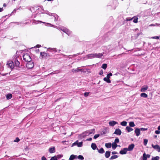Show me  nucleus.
Returning <instances> with one entry per match:
<instances>
[{"instance_id": "nucleus-1", "label": "nucleus", "mask_w": 160, "mask_h": 160, "mask_svg": "<svg viewBox=\"0 0 160 160\" xmlns=\"http://www.w3.org/2000/svg\"><path fill=\"white\" fill-rule=\"evenodd\" d=\"M23 59L26 62H28L31 61V58L30 55L27 53L24 54L23 56Z\"/></svg>"}, {"instance_id": "nucleus-2", "label": "nucleus", "mask_w": 160, "mask_h": 160, "mask_svg": "<svg viewBox=\"0 0 160 160\" xmlns=\"http://www.w3.org/2000/svg\"><path fill=\"white\" fill-rule=\"evenodd\" d=\"M82 145L83 142H78V141L77 140L74 143L72 144V147H73L74 146L77 145L78 147H81L82 146Z\"/></svg>"}, {"instance_id": "nucleus-3", "label": "nucleus", "mask_w": 160, "mask_h": 160, "mask_svg": "<svg viewBox=\"0 0 160 160\" xmlns=\"http://www.w3.org/2000/svg\"><path fill=\"white\" fill-rule=\"evenodd\" d=\"M95 58L94 53H91L86 55L84 57V60H87V59H90L93 58Z\"/></svg>"}, {"instance_id": "nucleus-4", "label": "nucleus", "mask_w": 160, "mask_h": 160, "mask_svg": "<svg viewBox=\"0 0 160 160\" xmlns=\"http://www.w3.org/2000/svg\"><path fill=\"white\" fill-rule=\"evenodd\" d=\"M26 66L28 68L30 69L32 68L33 67L34 64L33 62L31 61L28 62Z\"/></svg>"}, {"instance_id": "nucleus-5", "label": "nucleus", "mask_w": 160, "mask_h": 160, "mask_svg": "<svg viewBox=\"0 0 160 160\" xmlns=\"http://www.w3.org/2000/svg\"><path fill=\"white\" fill-rule=\"evenodd\" d=\"M60 29L63 31L64 32H65L68 35H70L71 33V32L68 29L64 28H60Z\"/></svg>"}, {"instance_id": "nucleus-6", "label": "nucleus", "mask_w": 160, "mask_h": 160, "mask_svg": "<svg viewBox=\"0 0 160 160\" xmlns=\"http://www.w3.org/2000/svg\"><path fill=\"white\" fill-rule=\"evenodd\" d=\"M7 65L8 66V67L11 69L13 68L14 67V64L12 61H8L7 62Z\"/></svg>"}, {"instance_id": "nucleus-7", "label": "nucleus", "mask_w": 160, "mask_h": 160, "mask_svg": "<svg viewBox=\"0 0 160 160\" xmlns=\"http://www.w3.org/2000/svg\"><path fill=\"white\" fill-rule=\"evenodd\" d=\"M95 133V130L94 129L86 131L85 132V134L86 136H88L92 134H93Z\"/></svg>"}, {"instance_id": "nucleus-8", "label": "nucleus", "mask_w": 160, "mask_h": 160, "mask_svg": "<svg viewBox=\"0 0 160 160\" xmlns=\"http://www.w3.org/2000/svg\"><path fill=\"white\" fill-rule=\"evenodd\" d=\"M152 146L158 152H160V147L158 145H154L153 144H152Z\"/></svg>"}, {"instance_id": "nucleus-9", "label": "nucleus", "mask_w": 160, "mask_h": 160, "mask_svg": "<svg viewBox=\"0 0 160 160\" xmlns=\"http://www.w3.org/2000/svg\"><path fill=\"white\" fill-rule=\"evenodd\" d=\"M104 53H94L95 58H101L103 56Z\"/></svg>"}, {"instance_id": "nucleus-10", "label": "nucleus", "mask_w": 160, "mask_h": 160, "mask_svg": "<svg viewBox=\"0 0 160 160\" xmlns=\"http://www.w3.org/2000/svg\"><path fill=\"white\" fill-rule=\"evenodd\" d=\"M128 151V150L127 149V148H124L121 150L120 151L119 153L121 154H125L127 153Z\"/></svg>"}, {"instance_id": "nucleus-11", "label": "nucleus", "mask_w": 160, "mask_h": 160, "mask_svg": "<svg viewBox=\"0 0 160 160\" xmlns=\"http://www.w3.org/2000/svg\"><path fill=\"white\" fill-rule=\"evenodd\" d=\"M121 133L122 132L121 130L119 128H118L115 130V131L114 132V134L118 135H121Z\"/></svg>"}, {"instance_id": "nucleus-12", "label": "nucleus", "mask_w": 160, "mask_h": 160, "mask_svg": "<svg viewBox=\"0 0 160 160\" xmlns=\"http://www.w3.org/2000/svg\"><path fill=\"white\" fill-rule=\"evenodd\" d=\"M40 57L42 58L47 57H49V56H47V54L44 52H41Z\"/></svg>"}, {"instance_id": "nucleus-13", "label": "nucleus", "mask_w": 160, "mask_h": 160, "mask_svg": "<svg viewBox=\"0 0 160 160\" xmlns=\"http://www.w3.org/2000/svg\"><path fill=\"white\" fill-rule=\"evenodd\" d=\"M134 145L133 144H132L128 146V148L127 149L128 151H132L134 147Z\"/></svg>"}, {"instance_id": "nucleus-14", "label": "nucleus", "mask_w": 160, "mask_h": 160, "mask_svg": "<svg viewBox=\"0 0 160 160\" xmlns=\"http://www.w3.org/2000/svg\"><path fill=\"white\" fill-rule=\"evenodd\" d=\"M148 87L147 85L143 86L140 90L141 92H145L147 90Z\"/></svg>"}, {"instance_id": "nucleus-15", "label": "nucleus", "mask_w": 160, "mask_h": 160, "mask_svg": "<svg viewBox=\"0 0 160 160\" xmlns=\"http://www.w3.org/2000/svg\"><path fill=\"white\" fill-rule=\"evenodd\" d=\"M118 123V122L114 121H110L109 122V126H113L117 124Z\"/></svg>"}, {"instance_id": "nucleus-16", "label": "nucleus", "mask_w": 160, "mask_h": 160, "mask_svg": "<svg viewBox=\"0 0 160 160\" xmlns=\"http://www.w3.org/2000/svg\"><path fill=\"white\" fill-rule=\"evenodd\" d=\"M135 133L137 136H138L140 134V130L138 128H136L135 130Z\"/></svg>"}, {"instance_id": "nucleus-17", "label": "nucleus", "mask_w": 160, "mask_h": 160, "mask_svg": "<svg viewBox=\"0 0 160 160\" xmlns=\"http://www.w3.org/2000/svg\"><path fill=\"white\" fill-rule=\"evenodd\" d=\"M55 147H52L49 148V152L51 153H53L55 152Z\"/></svg>"}, {"instance_id": "nucleus-18", "label": "nucleus", "mask_w": 160, "mask_h": 160, "mask_svg": "<svg viewBox=\"0 0 160 160\" xmlns=\"http://www.w3.org/2000/svg\"><path fill=\"white\" fill-rule=\"evenodd\" d=\"M110 151H108L106 152L105 156L106 158H108L110 157Z\"/></svg>"}, {"instance_id": "nucleus-19", "label": "nucleus", "mask_w": 160, "mask_h": 160, "mask_svg": "<svg viewBox=\"0 0 160 160\" xmlns=\"http://www.w3.org/2000/svg\"><path fill=\"white\" fill-rule=\"evenodd\" d=\"M105 146L107 148H111L112 146V144L110 142L106 143Z\"/></svg>"}, {"instance_id": "nucleus-20", "label": "nucleus", "mask_w": 160, "mask_h": 160, "mask_svg": "<svg viewBox=\"0 0 160 160\" xmlns=\"http://www.w3.org/2000/svg\"><path fill=\"white\" fill-rule=\"evenodd\" d=\"M97 150H98V152L102 154L104 152V150L102 148H101L100 149L97 148Z\"/></svg>"}, {"instance_id": "nucleus-21", "label": "nucleus", "mask_w": 160, "mask_h": 160, "mask_svg": "<svg viewBox=\"0 0 160 160\" xmlns=\"http://www.w3.org/2000/svg\"><path fill=\"white\" fill-rule=\"evenodd\" d=\"M91 147L93 150H95L96 149L97 147L95 143H92L91 145Z\"/></svg>"}, {"instance_id": "nucleus-22", "label": "nucleus", "mask_w": 160, "mask_h": 160, "mask_svg": "<svg viewBox=\"0 0 160 160\" xmlns=\"http://www.w3.org/2000/svg\"><path fill=\"white\" fill-rule=\"evenodd\" d=\"M126 129L128 132H130L133 130V129L129 126H127Z\"/></svg>"}, {"instance_id": "nucleus-23", "label": "nucleus", "mask_w": 160, "mask_h": 160, "mask_svg": "<svg viewBox=\"0 0 160 160\" xmlns=\"http://www.w3.org/2000/svg\"><path fill=\"white\" fill-rule=\"evenodd\" d=\"M103 80L108 83H110L111 82V80L109 78H108L107 77L104 78L103 79Z\"/></svg>"}, {"instance_id": "nucleus-24", "label": "nucleus", "mask_w": 160, "mask_h": 160, "mask_svg": "<svg viewBox=\"0 0 160 160\" xmlns=\"http://www.w3.org/2000/svg\"><path fill=\"white\" fill-rule=\"evenodd\" d=\"M76 155L72 154L70 156L69 160H73L76 158Z\"/></svg>"}, {"instance_id": "nucleus-25", "label": "nucleus", "mask_w": 160, "mask_h": 160, "mask_svg": "<svg viewBox=\"0 0 160 160\" xmlns=\"http://www.w3.org/2000/svg\"><path fill=\"white\" fill-rule=\"evenodd\" d=\"M140 96L142 97L147 98L148 97V95L145 93H142L141 94Z\"/></svg>"}, {"instance_id": "nucleus-26", "label": "nucleus", "mask_w": 160, "mask_h": 160, "mask_svg": "<svg viewBox=\"0 0 160 160\" xmlns=\"http://www.w3.org/2000/svg\"><path fill=\"white\" fill-rule=\"evenodd\" d=\"M6 98L7 99H11L12 97V94L10 93H9L8 94H7L6 96Z\"/></svg>"}, {"instance_id": "nucleus-27", "label": "nucleus", "mask_w": 160, "mask_h": 160, "mask_svg": "<svg viewBox=\"0 0 160 160\" xmlns=\"http://www.w3.org/2000/svg\"><path fill=\"white\" fill-rule=\"evenodd\" d=\"M81 71V69H78V68H77V69H73L72 70V71L73 72H76L78 71Z\"/></svg>"}, {"instance_id": "nucleus-28", "label": "nucleus", "mask_w": 160, "mask_h": 160, "mask_svg": "<svg viewBox=\"0 0 160 160\" xmlns=\"http://www.w3.org/2000/svg\"><path fill=\"white\" fill-rule=\"evenodd\" d=\"M127 122L126 121H123L121 122L120 124L121 125L123 126H125L127 125Z\"/></svg>"}, {"instance_id": "nucleus-29", "label": "nucleus", "mask_w": 160, "mask_h": 160, "mask_svg": "<svg viewBox=\"0 0 160 160\" xmlns=\"http://www.w3.org/2000/svg\"><path fill=\"white\" fill-rule=\"evenodd\" d=\"M129 125L130 127H134L135 126V124L133 122H129Z\"/></svg>"}, {"instance_id": "nucleus-30", "label": "nucleus", "mask_w": 160, "mask_h": 160, "mask_svg": "<svg viewBox=\"0 0 160 160\" xmlns=\"http://www.w3.org/2000/svg\"><path fill=\"white\" fill-rule=\"evenodd\" d=\"M112 148L113 149H115L116 147L118 146L117 145V144L115 143H112Z\"/></svg>"}, {"instance_id": "nucleus-31", "label": "nucleus", "mask_w": 160, "mask_h": 160, "mask_svg": "<svg viewBox=\"0 0 160 160\" xmlns=\"http://www.w3.org/2000/svg\"><path fill=\"white\" fill-rule=\"evenodd\" d=\"M118 158V156L117 155H115L112 156L110 158V160H113Z\"/></svg>"}, {"instance_id": "nucleus-32", "label": "nucleus", "mask_w": 160, "mask_h": 160, "mask_svg": "<svg viewBox=\"0 0 160 160\" xmlns=\"http://www.w3.org/2000/svg\"><path fill=\"white\" fill-rule=\"evenodd\" d=\"M15 64L16 66H18L19 65L20 63L17 60H15Z\"/></svg>"}, {"instance_id": "nucleus-33", "label": "nucleus", "mask_w": 160, "mask_h": 160, "mask_svg": "<svg viewBox=\"0 0 160 160\" xmlns=\"http://www.w3.org/2000/svg\"><path fill=\"white\" fill-rule=\"evenodd\" d=\"M146 154L145 153L143 154L142 156V160H147V157L146 156Z\"/></svg>"}, {"instance_id": "nucleus-34", "label": "nucleus", "mask_w": 160, "mask_h": 160, "mask_svg": "<svg viewBox=\"0 0 160 160\" xmlns=\"http://www.w3.org/2000/svg\"><path fill=\"white\" fill-rule=\"evenodd\" d=\"M107 65L106 64H103L102 66V68L104 69H105L107 67Z\"/></svg>"}, {"instance_id": "nucleus-35", "label": "nucleus", "mask_w": 160, "mask_h": 160, "mask_svg": "<svg viewBox=\"0 0 160 160\" xmlns=\"http://www.w3.org/2000/svg\"><path fill=\"white\" fill-rule=\"evenodd\" d=\"M78 158L80 160H82L84 159V158L83 156L81 155H79L78 156Z\"/></svg>"}, {"instance_id": "nucleus-36", "label": "nucleus", "mask_w": 160, "mask_h": 160, "mask_svg": "<svg viewBox=\"0 0 160 160\" xmlns=\"http://www.w3.org/2000/svg\"><path fill=\"white\" fill-rule=\"evenodd\" d=\"M159 157L158 156H156L155 157H153L152 158V160H158Z\"/></svg>"}, {"instance_id": "nucleus-37", "label": "nucleus", "mask_w": 160, "mask_h": 160, "mask_svg": "<svg viewBox=\"0 0 160 160\" xmlns=\"http://www.w3.org/2000/svg\"><path fill=\"white\" fill-rule=\"evenodd\" d=\"M63 155H62V154H59V155H58L56 157H57V159H59V158H62L63 157Z\"/></svg>"}, {"instance_id": "nucleus-38", "label": "nucleus", "mask_w": 160, "mask_h": 160, "mask_svg": "<svg viewBox=\"0 0 160 160\" xmlns=\"http://www.w3.org/2000/svg\"><path fill=\"white\" fill-rule=\"evenodd\" d=\"M138 18L137 17H135L134 18L133 22L136 23L138 22Z\"/></svg>"}, {"instance_id": "nucleus-39", "label": "nucleus", "mask_w": 160, "mask_h": 160, "mask_svg": "<svg viewBox=\"0 0 160 160\" xmlns=\"http://www.w3.org/2000/svg\"><path fill=\"white\" fill-rule=\"evenodd\" d=\"M148 142V139H144V144L145 146H146L147 145Z\"/></svg>"}, {"instance_id": "nucleus-40", "label": "nucleus", "mask_w": 160, "mask_h": 160, "mask_svg": "<svg viewBox=\"0 0 160 160\" xmlns=\"http://www.w3.org/2000/svg\"><path fill=\"white\" fill-rule=\"evenodd\" d=\"M119 139L118 138H116L114 141V143H118L119 142Z\"/></svg>"}, {"instance_id": "nucleus-41", "label": "nucleus", "mask_w": 160, "mask_h": 160, "mask_svg": "<svg viewBox=\"0 0 160 160\" xmlns=\"http://www.w3.org/2000/svg\"><path fill=\"white\" fill-rule=\"evenodd\" d=\"M50 160H57L56 156L52 157Z\"/></svg>"}, {"instance_id": "nucleus-42", "label": "nucleus", "mask_w": 160, "mask_h": 160, "mask_svg": "<svg viewBox=\"0 0 160 160\" xmlns=\"http://www.w3.org/2000/svg\"><path fill=\"white\" fill-rule=\"evenodd\" d=\"M112 74L110 72L107 75V77L109 79L110 77L112 76Z\"/></svg>"}, {"instance_id": "nucleus-43", "label": "nucleus", "mask_w": 160, "mask_h": 160, "mask_svg": "<svg viewBox=\"0 0 160 160\" xmlns=\"http://www.w3.org/2000/svg\"><path fill=\"white\" fill-rule=\"evenodd\" d=\"M140 131H145L147 130V128H139Z\"/></svg>"}, {"instance_id": "nucleus-44", "label": "nucleus", "mask_w": 160, "mask_h": 160, "mask_svg": "<svg viewBox=\"0 0 160 160\" xmlns=\"http://www.w3.org/2000/svg\"><path fill=\"white\" fill-rule=\"evenodd\" d=\"M99 136V135L98 134H95L94 136V139H96L98 138Z\"/></svg>"}, {"instance_id": "nucleus-45", "label": "nucleus", "mask_w": 160, "mask_h": 160, "mask_svg": "<svg viewBox=\"0 0 160 160\" xmlns=\"http://www.w3.org/2000/svg\"><path fill=\"white\" fill-rule=\"evenodd\" d=\"M20 141V139L18 138H17L15 140H14V141L16 142H18Z\"/></svg>"}, {"instance_id": "nucleus-46", "label": "nucleus", "mask_w": 160, "mask_h": 160, "mask_svg": "<svg viewBox=\"0 0 160 160\" xmlns=\"http://www.w3.org/2000/svg\"><path fill=\"white\" fill-rule=\"evenodd\" d=\"M89 93V92H85L84 94V96L85 97H87L88 96Z\"/></svg>"}, {"instance_id": "nucleus-47", "label": "nucleus", "mask_w": 160, "mask_h": 160, "mask_svg": "<svg viewBox=\"0 0 160 160\" xmlns=\"http://www.w3.org/2000/svg\"><path fill=\"white\" fill-rule=\"evenodd\" d=\"M155 133L157 134H158L160 133V131L159 130H156L155 131Z\"/></svg>"}, {"instance_id": "nucleus-48", "label": "nucleus", "mask_w": 160, "mask_h": 160, "mask_svg": "<svg viewBox=\"0 0 160 160\" xmlns=\"http://www.w3.org/2000/svg\"><path fill=\"white\" fill-rule=\"evenodd\" d=\"M52 50L56 52H57L56 49L55 48H50Z\"/></svg>"}, {"instance_id": "nucleus-49", "label": "nucleus", "mask_w": 160, "mask_h": 160, "mask_svg": "<svg viewBox=\"0 0 160 160\" xmlns=\"http://www.w3.org/2000/svg\"><path fill=\"white\" fill-rule=\"evenodd\" d=\"M112 154L115 155L117 154L118 153V152L116 151H113L112 152Z\"/></svg>"}, {"instance_id": "nucleus-50", "label": "nucleus", "mask_w": 160, "mask_h": 160, "mask_svg": "<svg viewBox=\"0 0 160 160\" xmlns=\"http://www.w3.org/2000/svg\"><path fill=\"white\" fill-rule=\"evenodd\" d=\"M152 38H153V39H159V37L158 36H155V37H152Z\"/></svg>"}, {"instance_id": "nucleus-51", "label": "nucleus", "mask_w": 160, "mask_h": 160, "mask_svg": "<svg viewBox=\"0 0 160 160\" xmlns=\"http://www.w3.org/2000/svg\"><path fill=\"white\" fill-rule=\"evenodd\" d=\"M42 160H47V159L44 156H43L42 158Z\"/></svg>"}, {"instance_id": "nucleus-52", "label": "nucleus", "mask_w": 160, "mask_h": 160, "mask_svg": "<svg viewBox=\"0 0 160 160\" xmlns=\"http://www.w3.org/2000/svg\"><path fill=\"white\" fill-rule=\"evenodd\" d=\"M103 71L101 70L99 72L100 75H102L103 73Z\"/></svg>"}, {"instance_id": "nucleus-53", "label": "nucleus", "mask_w": 160, "mask_h": 160, "mask_svg": "<svg viewBox=\"0 0 160 160\" xmlns=\"http://www.w3.org/2000/svg\"><path fill=\"white\" fill-rule=\"evenodd\" d=\"M92 140V138H88L86 139V141H91Z\"/></svg>"}, {"instance_id": "nucleus-54", "label": "nucleus", "mask_w": 160, "mask_h": 160, "mask_svg": "<svg viewBox=\"0 0 160 160\" xmlns=\"http://www.w3.org/2000/svg\"><path fill=\"white\" fill-rule=\"evenodd\" d=\"M132 18H130V19H129V18H127L126 19V20L127 21H131V20H132Z\"/></svg>"}, {"instance_id": "nucleus-55", "label": "nucleus", "mask_w": 160, "mask_h": 160, "mask_svg": "<svg viewBox=\"0 0 160 160\" xmlns=\"http://www.w3.org/2000/svg\"><path fill=\"white\" fill-rule=\"evenodd\" d=\"M147 157V158H149L150 157V155H149V154H146V156Z\"/></svg>"}, {"instance_id": "nucleus-56", "label": "nucleus", "mask_w": 160, "mask_h": 160, "mask_svg": "<svg viewBox=\"0 0 160 160\" xmlns=\"http://www.w3.org/2000/svg\"><path fill=\"white\" fill-rule=\"evenodd\" d=\"M3 11V9L2 8H0V12H1Z\"/></svg>"}, {"instance_id": "nucleus-57", "label": "nucleus", "mask_w": 160, "mask_h": 160, "mask_svg": "<svg viewBox=\"0 0 160 160\" xmlns=\"http://www.w3.org/2000/svg\"><path fill=\"white\" fill-rule=\"evenodd\" d=\"M155 26V25L153 24H151L149 25L150 26Z\"/></svg>"}, {"instance_id": "nucleus-58", "label": "nucleus", "mask_w": 160, "mask_h": 160, "mask_svg": "<svg viewBox=\"0 0 160 160\" xmlns=\"http://www.w3.org/2000/svg\"><path fill=\"white\" fill-rule=\"evenodd\" d=\"M3 6L4 7H6V5L5 3H4V4H3Z\"/></svg>"}, {"instance_id": "nucleus-59", "label": "nucleus", "mask_w": 160, "mask_h": 160, "mask_svg": "<svg viewBox=\"0 0 160 160\" xmlns=\"http://www.w3.org/2000/svg\"><path fill=\"white\" fill-rule=\"evenodd\" d=\"M158 130H160V125L158 127Z\"/></svg>"}, {"instance_id": "nucleus-60", "label": "nucleus", "mask_w": 160, "mask_h": 160, "mask_svg": "<svg viewBox=\"0 0 160 160\" xmlns=\"http://www.w3.org/2000/svg\"><path fill=\"white\" fill-rule=\"evenodd\" d=\"M40 46V45H38L36 46V47L38 48H39Z\"/></svg>"}, {"instance_id": "nucleus-61", "label": "nucleus", "mask_w": 160, "mask_h": 160, "mask_svg": "<svg viewBox=\"0 0 160 160\" xmlns=\"http://www.w3.org/2000/svg\"><path fill=\"white\" fill-rule=\"evenodd\" d=\"M65 142V141H62V143H64V142Z\"/></svg>"}, {"instance_id": "nucleus-62", "label": "nucleus", "mask_w": 160, "mask_h": 160, "mask_svg": "<svg viewBox=\"0 0 160 160\" xmlns=\"http://www.w3.org/2000/svg\"><path fill=\"white\" fill-rule=\"evenodd\" d=\"M156 24L157 25H159V24Z\"/></svg>"}, {"instance_id": "nucleus-63", "label": "nucleus", "mask_w": 160, "mask_h": 160, "mask_svg": "<svg viewBox=\"0 0 160 160\" xmlns=\"http://www.w3.org/2000/svg\"><path fill=\"white\" fill-rule=\"evenodd\" d=\"M157 137V136H155V138H156Z\"/></svg>"}, {"instance_id": "nucleus-64", "label": "nucleus", "mask_w": 160, "mask_h": 160, "mask_svg": "<svg viewBox=\"0 0 160 160\" xmlns=\"http://www.w3.org/2000/svg\"><path fill=\"white\" fill-rule=\"evenodd\" d=\"M39 22H40L41 23L42 22L41 21H39Z\"/></svg>"}]
</instances>
